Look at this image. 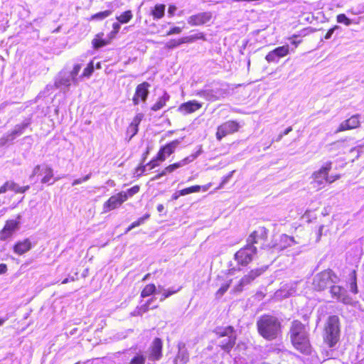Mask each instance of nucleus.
<instances>
[{
    "label": "nucleus",
    "mask_w": 364,
    "mask_h": 364,
    "mask_svg": "<svg viewBox=\"0 0 364 364\" xmlns=\"http://www.w3.org/2000/svg\"><path fill=\"white\" fill-rule=\"evenodd\" d=\"M289 336L292 345L297 350L304 354H310L311 345L309 333L301 321L296 320L291 323Z\"/></svg>",
    "instance_id": "1"
},
{
    "label": "nucleus",
    "mask_w": 364,
    "mask_h": 364,
    "mask_svg": "<svg viewBox=\"0 0 364 364\" xmlns=\"http://www.w3.org/2000/svg\"><path fill=\"white\" fill-rule=\"evenodd\" d=\"M257 327L259 334L267 341L276 339L281 333V323L273 316H262L257 321Z\"/></svg>",
    "instance_id": "2"
},
{
    "label": "nucleus",
    "mask_w": 364,
    "mask_h": 364,
    "mask_svg": "<svg viewBox=\"0 0 364 364\" xmlns=\"http://www.w3.org/2000/svg\"><path fill=\"white\" fill-rule=\"evenodd\" d=\"M340 328L339 319L337 316L328 317L325 326L323 340L329 348H333L339 340Z\"/></svg>",
    "instance_id": "3"
},
{
    "label": "nucleus",
    "mask_w": 364,
    "mask_h": 364,
    "mask_svg": "<svg viewBox=\"0 0 364 364\" xmlns=\"http://www.w3.org/2000/svg\"><path fill=\"white\" fill-rule=\"evenodd\" d=\"M71 74L68 73V70L60 71L55 78L54 85H47L45 90L40 92L37 97L38 100L43 95L48 94V92L53 90V87L57 89H60L64 93H65L69 87L73 84V79L70 75Z\"/></svg>",
    "instance_id": "4"
},
{
    "label": "nucleus",
    "mask_w": 364,
    "mask_h": 364,
    "mask_svg": "<svg viewBox=\"0 0 364 364\" xmlns=\"http://www.w3.org/2000/svg\"><path fill=\"white\" fill-rule=\"evenodd\" d=\"M230 94L228 86L220 85L213 87H206L198 92L197 95L206 100L214 102L226 97Z\"/></svg>",
    "instance_id": "5"
},
{
    "label": "nucleus",
    "mask_w": 364,
    "mask_h": 364,
    "mask_svg": "<svg viewBox=\"0 0 364 364\" xmlns=\"http://www.w3.org/2000/svg\"><path fill=\"white\" fill-rule=\"evenodd\" d=\"M338 279L332 270H325L317 274L313 280L314 288L318 291H321L327 287H331L332 284H336Z\"/></svg>",
    "instance_id": "6"
},
{
    "label": "nucleus",
    "mask_w": 364,
    "mask_h": 364,
    "mask_svg": "<svg viewBox=\"0 0 364 364\" xmlns=\"http://www.w3.org/2000/svg\"><path fill=\"white\" fill-rule=\"evenodd\" d=\"M216 333L223 338L220 342V347L227 352H229L235 343L236 336L234 328L232 326L218 328Z\"/></svg>",
    "instance_id": "7"
},
{
    "label": "nucleus",
    "mask_w": 364,
    "mask_h": 364,
    "mask_svg": "<svg viewBox=\"0 0 364 364\" xmlns=\"http://www.w3.org/2000/svg\"><path fill=\"white\" fill-rule=\"evenodd\" d=\"M257 252V248L250 244L246 245L235 254V259L237 264L242 266H246L253 259V257Z\"/></svg>",
    "instance_id": "8"
},
{
    "label": "nucleus",
    "mask_w": 364,
    "mask_h": 364,
    "mask_svg": "<svg viewBox=\"0 0 364 364\" xmlns=\"http://www.w3.org/2000/svg\"><path fill=\"white\" fill-rule=\"evenodd\" d=\"M331 162L328 161L318 171L313 173L314 186L317 189L322 188L327 183L328 175L331 169Z\"/></svg>",
    "instance_id": "9"
},
{
    "label": "nucleus",
    "mask_w": 364,
    "mask_h": 364,
    "mask_svg": "<svg viewBox=\"0 0 364 364\" xmlns=\"http://www.w3.org/2000/svg\"><path fill=\"white\" fill-rule=\"evenodd\" d=\"M21 215L19 214L15 219L8 220L4 228L0 231V240H7L11 237L20 228Z\"/></svg>",
    "instance_id": "10"
},
{
    "label": "nucleus",
    "mask_w": 364,
    "mask_h": 364,
    "mask_svg": "<svg viewBox=\"0 0 364 364\" xmlns=\"http://www.w3.org/2000/svg\"><path fill=\"white\" fill-rule=\"evenodd\" d=\"M240 125L236 121L229 120L220 124L216 132V139L218 141L226 136L227 135L232 134L239 130Z\"/></svg>",
    "instance_id": "11"
},
{
    "label": "nucleus",
    "mask_w": 364,
    "mask_h": 364,
    "mask_svg": "<svg viewBox=\"0 0 364 364\" xmlns=\"http://www.w3.org/2000/svg\"><path fill=\"white\" fill-rule=\"evenodd\" d=\"M266 269L267 267H262L251 270L247 275H245L240 279V283L235 287V291H242L245 286L250 284L257 277H258L262 273H264L266 271Z\"/></svg>",
    "instance_id": "12"
},
{
    "label": "nucleus",
    "mask_w": 364,
    "mask_h": 364,
    "mask_svg": "<svg viewBox=\"0 0 364 364\" xmlns=\"http://www.w3.org/2000/svg\"><path fill=\"white\" fill-rule=\"evenodd\" d=\"M267 237V230L264 227H259L255 230L248 237L247 242L254 245L257 244L260 245L261 248H265L264 242Z\"/></svg>",
    "instance_id": "13"
},
{
    "label": "nucleus",
    "mask_w": 364,
    "mask_h": 364,
    "mask_svg": "<svg viewBox=\"0 0 364 364\" xmlns=\"http://www.w3.org/2000/svg\"><path fill=\"white\" fill-rule=\"evenodd\" d=\"M201 153H202V149H201V147H200L199 149L196 153L192 154L191 155L184 158L183 159H182L181 161H180L178 162L174 163L173 164H171V165L166 166L162 171V174L166 175L168 173H171L173 172L174 171H176V169L188 164L189 163L194 161L197 157H198V156Z\"/></svg>",
    "instance_id": "14"
},
{
    "label": "nucleus",
    "mask_w": 364,
    "mask_h": 364,
    "mask_svg": "<svg viewBox=\"0 0 364 364\" xmlns=\"http://www.w3.org/2000/svg\"><path fill=\"white\" fill-rule=\"evenodd\" d=\"M149 87L150 84L147 82H144L136 86L132 98L134 105H138L140 102H146L149 94Z\"/></svg>",
    "instance_id": "15"
},
{
    "label": "nucleus",
    "mask_w": 364,
    "mask_h": 364,
    "mask_svg": "<svg viewBox=\"0 0 364 364\" xmlns=\"http://www.w3.org/2000/svg\"><path fill=\"white\" fill-rule=\"evenodd\" d=\"M127 200V196L123 191L111 196L103 205V212L107 213L120 206Z\"/></svg>",
    "instance_id": "16"
},
{
    "label": "nucleus",
    "mask_w": 364,
    "mask_h": 364,
    "mask_svg": "<svg viewBox=\"0 0 364 364\" xmlns=\"http://www.w3.org/2000/svg\"><path fill=\"white\" fill-rule=\"evenodd\" d=\"M162 346L163 343L160 338H156L149 350L146 352L148 358L151 361L159 360L162 356Z\"/></svg>",
    "instance_id": "17"
},
{
    "label": "nucleus",
    "mask_w": 364,
    "mask_h": 364,
    "mask_svg": "<svg viewBox=\"0 0 364 364\" xmlns=\"http://www.w3.org/2000/svg\"><path fill=\"white\" fill-rule=\"evenodd\" d=\"M181 141L180 139H176L161 147L157 153V159H160L161 161H164L168 156L175 151Z\"/></svg>",
    "instance_id": "18"
},
{
    "label": "nucleus",
    "mask_w": 364,
    "mask_h": 364,
    "mask_svg": "<svg viewBox=\"0 0 364 364\" xmlns=\"http://www.w3.org/2000/svg\"><path fill=\"white\" fill-rule=\"evenodd\" d=\"M212 17L211 12H202L189 16L187 21L192 26H198L209 22Z\"/></svg>",
    "instance_id": "19"
},
{
    "label": "nucleus",
    "mask_w": 364,
    "mask_h": 364,
    "mask_svg": "<svg viewBox=\"0 0 364 364\" xmlns=\"http://www.w3.org/2000/svg\"><path fill=\"white\" fill-rule=\"evenodd\" d=\"M289 53V47L288 45L279 46L268 53L265 59L269 63L277 62L280 58L287 55Z\"/></svg>",
    "instance_id": "20"
},
{
    "label": "nucleus",
    "mask_w": 364,
    "mask_h": 364,
    "mask_svg": "<svg viewBox=\"0 0 364 364\" xmlns=\"http://www.w3.org/2000/svg\"><path fill=\"white\" fill-rule=\"evenodd\" d=\"M202 107V104L196 100H191L182 103L178 108V111L183 115L191 114Z\"/></svg>",
    "instance_id": "21"
},
{
    "label": "nucleus",
    "mask_w": 364,
    "mask_h": 364,
    "mask_svg": "<svg viewBox=\"0 0 364 364\" xmlns=\"http://www.w3.org/2000/svg\"><path fill=\"white\" fill-rule=\"evenodd\" d=\"M29 188V186H20L15 182L9 181L0 187V194L5 193L8 191H14L16 193H23L28 191Z\"/></svg>",
    "instance_id": "22"
},
{
    "label": "nucleus",
    "mask_w": 364,
    "mask_h": 364,
    "mask_svg": "<svg viewBox=\"0 0 364 364\" xmlns=\"http://www.w3.org/2000/svg\"><path fill=\"white\" fill-rule=\"evenodd\" d=\"M331 293L333 296L344 304H349L350 302V298L347 295L346 289L340 286L332 284L331 287Z\"/></svg>",
    "instance_id": "23"
},
{
    "label": "nucleus",
    "mask_w": 364,
    "mask_h": 364,
    "mask_svg": "<svg viewBox=\"0 0 364 364\" xmlns=\"http://www.w3.org/2000/svg\"><path fill=\"white\" fill-rule=\"evenodd\" d=\"M33 246L30 239L26 238L14 245V252L18 255H22L32 249Z\"/></svg>",
    "instance_id": "24"
},
{
    "label": "nucleus",
    "mask_w": 364,
    "mask_h": 364,
    "mask_svg": "<svg viewBox=\"0 0 364 364\" xmlns=\"http://www.w3.org/2000/svg\"><path fill=\"white\" fill-rule=\"evenodd\" d=\"M178 354L174 359L175 364H186L189 360V354L186 345L183 342H180L178 344Z\"/></svg>",
    "instance_id": "25"
},
{
    "label": "nucleus",
    "mask_w": 364,
    "mask_h": 364,
    "mask_svg": "<svg viewBox=\"0 0 364 364\" xmlns=\"http://www.w3.org/2000/svg\"><path fill=\"white\" fill-rule=\"evenodd\" d=\"M360 122L358 115H353L347 120L343 121L336 131V133L341 132L348 129H352L359 126Z\"/></svg>",
    "instance_id": "26"
},
{
    "label": "nucleus",
    "mask_w": 364,
    "mask_h": 364,
    "mask_svg": "<svg viewBox=\"0 0 364 364\" xmlns=\"http://www.w3.org/2000/svg\"><path fill=\"white\" fill-rule=\"evenodd\" d=\"M166 5L164 4H156L150 9L149 14L154 21L161 19L165 16Z\"/></svg>",
    "instance_id": "27"
},
{
    "label": "nucleus",
    "mask_w": 364,
    "mask_h": 364,
    "mask_svg": "<svg viewBox=\"0 0 364 364\" xmlns=\"http://www.w3.org/2000/svg\"><path fill=\"white\" fill-rule=\"evenodd\" d=\"M296 292L295 284H285L276 292V296L278 297L287 298L295 294Z\"/></svg>",
    "instance_id": "28"
},
{
    "label": "nucleus",
    "mask_w": 364,
    "mask_h": 364,
    "mask_svg": "<svg viewBox=\"0 0 364 364\" xmlns=\"http://www.w3.org/2000/svg\"><path fill=\"white\" fill-rule=\"evenodd\" d=\"M30 124L31 120L28 119H25L22 123L16 125L14 130L10 132L11 139H14L16 136L21 135Z\"/></svg>",
    "instance_id": "29"
},
{
    "label": "nucleus",
    "mask_w": 364,
    "mask_h": 364,
    "mask_svg": "<svg viewBox=\"0 0 364 364\" xmlns=\"http://www.w3.org/2000/svg\"><path fill=\"white\" fill-rule=\"evenodd\" d=\"M161 162V160L157 159V155H156L155 158H154L151 161H150L145 166H140L136 168L137 175L141 176L142 173H144L146 170V167H149V170L156 168V166H159V164Z\"/></svg>",
    "instance_id": "30"
},
{
    "label": "nucleus",
    "mask_w": 364,
    "mask_h": 364,
    "mask_svg": "<svg viewBox=\"0 0 364 364\" xmlns=\"http://www.w3.org/2000/svg\"><path fill=\"white\" fill-rule=\"evenodd\" d=\"M41 174L44 175L41 179V183L53 184V183H50V181L53 176V170L50 166L47 164H43Z\"/></svg>",
    "instance_id": "31"
},
{
    "label": "nucleus",
    "mask_w": 364,
    "mask_h": 364,
    "mask_svg": "<svg viewBox=\"0 0 364 364\" xmlns=\"http://www.w3.org/2000/svg\"><path fill=\"white\" fill-rule=\"evenodd\" d=\"M295 244H296V242L294 240V237L287 235H282L281 236L280 243L279 244L277 249L284 250L288 247H291Z\"/></svg>",
    "instance_id": "32"
},
{
    "label": "nucleus",
    "mask_w": 364,
    "mask_h": 364,
    "mask_svg": "<svg viewBox=\"0 0 364 364\" xmlns=\"http://www.w3.org/2000/svg\"><path fill=\"white\" fill-rule=\"evenodd\" d=\"M169 99L170 95L166 92H164L163 95L160 97L158 101L151 107V110L156 112L162 109L166 105Z\"/></svg>",
    "instance_id": "33"
},
{
    "label": "nucleus",
    "mask_w": 364,
    "mask_h": 364,
    "mask_svg": "<svg viewBox=\"0 0 364 364\" xmlns=\"http://www.w3.org/2000/svg\"><path fill=\"white\" fill-rule=\"evenodd\" d=\"M164 290L163 288L159 286L158 287V290H156V288L154 284H147L141 291V297H146L149 296L154 293L159 294L161 291Z\"/></svg>",
    "instance_id": "34"
},
{
    "label": "nucleus",
    "mask_w": 364,
    "mask_h": 364,
    "mask_svg": "<svg viewBox=\"0 0 364 364\" xmlns=\"http://www.w3.org/2000/svg\"><path fill=\"white\" fill-rule=\"evenodd\" d=\"M80 70L81 65L80 64H76L72 70L68 71V74H71L70 75L73 79V85L75 86L78 85L79 81L80 80V76H78Z\"/></svg>",
    "instance_id": "35"
},
{
    "label": "nucleus",
    "mask_w": 364,
    "mask_h": 364,
    "mask_svg": "<svg viewBox=\"0 0 364 364\" xmlns=\"http://www.w3.org/2000/svg\"><path fill=\"white\" fill-rule=\"evenodd\" d=\"M349 288L350 291L353 294L358 293V287L356 282V274L355 271L353 270L349 274Z\"/></svg>",
    "instance_id": "36"
},
{
    "label": "nucleus",
    "mask_w": 364,
    "mask_h": 364,
    "mask_svg": "<svg viewBox=\"0 0 364 364\" xmlns=\"http://www.w3.org/2000/svg\"><path fill=\"white\" fill-rule=\"evenodd\" d=\"M132 17L133 14L132 11L128 10L117 16V19L120 23H127L132 18Z\"/></svg>",
    "instance_id": "37"
},
{
    "label": "nucleus",
    "mask_w": 364,
    "mask_h": 364,
    "mask_svg": "<svg viewBox=\"0 0 364 364\" xmlns=\"http://www.w3.org/2000/svg\"><path fill=\"white\" fill-rule=\"evenodd\" d=\"M184 39H185L186 43H191L196 41V40L205 41V36L203 33L200 32V33H196L194 35L186 36V37H184Z\"/></svg>",
    "instance_id": "38"
},
{
    "label": "nucleus",
    "mask_w": 364,
    "mask_h": 364,
    "mask_svg": "<svg viewBox=\"0 0 364 364\" xmlns=\"http://www.w3.org/2000/svg\"><path fill=\"white\" fill-rule=\"evenodd\" d=\"M200 189H201V186L196 185V186H193L189 188H186L181 190V191H178V193L181 196H186L188 194H191L192 193L199 192L200 191Z\"/></svg>",
    "instance_id": "39"
},
{
    "label": "nucleus",
    "mask_w": 364,
    "mask_h": 364,
    "mask_svg": "<svg viewBox=\"0 0 364 364\" xmlns=\"http://www.w3.org/2000/svg\"><path fill=\"white\" fill-rule=\"evenodd\" d=\"M183 43H186L184 37L181 38L178 40L172 39L166 43V48H167L168 49H173L174 48L179 46L180 45H181Z\"/></svg>",
    "instance_id": "40"
},
{
    "label": "nucleus",
    "mask_w": 364,
    "mask_h": 364,
    "mask_svg": "<svg viewBox=\"0 0 364 364\" xmlns=\"http://www.w3.org/2000/svg\"><path fill=\"white\" fill-rule=\"evenodd\" d=\"M92 45L95 48H100L107 45V42L102 39L100 35H97L96 38L92 40Z\"/></svg>",
    "instance_id": "41"
},
{
    "label": "nucleus",
    "mask_w": 364,
    "mask_h": 364,
    "mask_svg": "<svg viewBox=\"0 0 364 364\" xmlns=\"http://www.w3.org/2000/svg\"><path fill=\"white\" fill-rule=\"evenodd\" d=\"M149 218V214H146L144 216L139 218L136 221L132 223L129 226V228H127V230H126V232H128L129 231H130L131 230H132L133 228H136V227H138L139 225H141V224H143L145 221V220L148 219Z\"/></svg>",
    "instance_id": "42"
},
{
    "label": "nucleus",
    "mask_w": 364,
    "mask_h": 364,
    "mask_svg": "<svg viewBox=\"0 0 364 364\" xmlns=\"http://www.w3.org/2000/svg\"><path fill=\"white\" fill-rule=\"evenodd\" d=\"M94 71V66L92 63H90L84 69L82 74L80 75V80H82V77H89Z\"/></svg>",
    "instance_id": "43"
},
{
    "label": "nucleus",
    "mask_w": 364,
    "mask_h": 364,
    "mask_svg": "<svg viewBox=\"0 0 364 364\" xmlns=\"http://www.w3.org/2000/svg\"><path fill=\"white\" fill-rule=\"evenodd\" d=\"M112 12L109 10H106L104 11L99 12L97 14H95L92 16V20H102L105 18L111 15Z\"/></svg>",
    "instance_id": "44"
},
{
    "label": "nucleus",
    "mask_w": 364,
    "mask_h": 364,
    "mask_svg": "<svg viewBox=\"0 0 364 364\" xmlns=\"http://www.w3.org/2000/svg\"><path fill=\"white\" fill-rule=\"evenodd\" d=\"M337 22L339 23H343L346 26H350L352 23L350 19H349L344 14H341L337 16Z\"/></svg>",
    "instance_id": "45"
},
{
    "label": "nucleus",
    "mask_w": 364,
    "mask_h": 364,
    "mask_svg": "<svg viewBox=\"0 0 364 364\" xmlns=\"http://www.w3.org/2000/svg\"><path fill=\"white\" fill-rule=\"evenodd\" d=\"M129 364H145V357L143 355H136L131 360Z\"/></svg>",
    "instance_id": "46"
},
{
    "label": "nucleus",
    "mask_w": 364,
    "mask_h": 364,
    "mask_svg": "<svg viewBox=\"0 0 364 364\" xmlns=\"http://www.w3.org/2000/svg\"><path fill=\"white\" fill-rule=\"evenodd\" d=\"M139 191V186H134L130 188H129L126 192H124V193L127 196V200L129 197H132L134 195L137 193Z\"/></svg>",
    "instance_id": "47"
},
{
    "label": "nucleus",
    "mask_w": 364,
    "mask_h": 364,
    "mask_svg": "<svg viewBox=\"0 0 364 364\" xmlns=\"http://www.w3.org/2000/svg\"><path fill=\"white\" fill-rule=\"evenodd\" d=\"M231 281L229 282L224 284L216 292V296L218 297H221L228 289Z\"/></svg>",
    "instance_id": "48"
},
{
    "label": "nucleus",
    "mask_w": 364,
    "mask_h": 364,
    "mask_svg": "<svg viewBox=\"0 0 364 364\" xmlns=\"http://www.w3.org/2000/svg\"><path fill=\"white\" fill-rule=\"evenodd\" d=\"M14 139H11V136L10 133L3 136L0 139V147L5 146L8 142L12 141Z\"/></svg>",
    "instance_id": "49"
},
{
    "label": "nucleus",
    "mask_w": 364,
    "mask_h": 364,
    "mask_svg": "<svg viewBox=\"0 0 364 364\" xmlns=\"http://www.w3.org/2000/svg\"><path fill=\"white\" fill-rule=\"evenodd\" d=\"M43 165H37L34 167L32 174L30 176L29 178L31 181L33 180V178L36 175H40L42 173Z\"/></svg>",
    "instance_id": "50"
},
{
    "label": "nucleus",
    "mask_w": 364,
    "mask_h": 364,
    "mask_svg": "<svg viewBox=\"0 0 364 364\" xmlns=\"http://www.w3.org/2000/svg\"><path fill=\"white\" fill-rule=\"evenodd\" d=\"M91 177V173H88L87 175H86L85 176H84L83 178H77V179H75L73 181V182L72 183V185L73 186H76V185H79L83 182H85L87 181H88Z\"/></svg>",
    "instance_id": "51"
},
{
    "label": "nucleus",
    "mask_w": 364,
    "mask_h": 364,
    "mask_svg": "<svg viewBox=\"0 0 364 364\" xmlns=\"http://www.w3.org/2000/svg\"><path fill=\"white\" fill-rule=\"evenodd\" d=\"M179 289L177 290H164L162 294L161 297L160 298V301H163L165 299L169 297L172 294L176 293Z\"/></svg>",
    "instance_id": "52"
},
{
    "label": "nucleus",
    "mask_w": 364,
    "mask_h": 364,
    "mask_svg": "<svg viewBox=\"0 0 364 364\" xmlns=\"http://www.w3.org/2000/svg\"><path fill=\"white\" fill-rule=\"evenodd\" d=\"M143 117H144V114L142 113L136 114V115L134 117V119H133L132 122H131V124L139 127V125L140 122H141Z\"/></svg>",
    "instance_id": "53"
},
{
    "label": "nucleus",
    "mask_w": 364,
    "mask_h": 364,
    "mask_svg": "<svg viewBox=\"0 0 364 364\" xmlns=\"http://www.w3.org/2000/svg\"><path fill=\"white\" fill-rule=\"evenodd\" d=\"M138 126L130 124L127 129V132L131 134L130 138L136 135L138 132Z\"/></svg>",
    "instance_id": "54"
},
{
    "label": "nucleus",
    "mask_w": 364,
    "mask_h": 364,
    "mask_svg": "<svg viewBox=\"0 0 364 364\" xmlns=\"http://www.w3.org/2000/svg\"><path fill=\"white\" fill-rule=\"evenodd\" d=\"M182 31V28L178 26H174L171 28L166 33V36H171L174 34H179Z\"/></svg>",
    "instance_id": "55"
},
{
    "label": "nucleus",
    "mask_w": 364,
    "mask_h": 364,
    "mask_svg": "<svg viewBox=\"0 0 364 364\" xmlns=\"http://www.w3.org/2000/svg\"><path fill=\"white\" fill-rule=\"evenodd\" d=\"M233 173L234 171H231L227 176L223 177L222 182L219 186L220 188H223L230 181V179L232 176Z\"/></svg>",
    "instance_id": "56"
},
{
    "label": "nucleus",
    "mask_w": 364,
    "mask_h": 364,
    "mask_svg": "<svg viewBox=\"0 0 364 364\" xmlns=\"http://www.w3.org/2000/svg\"><path fill=\"white\" fill-rule=\"evenodd\" d=\"M176 10H177V7L175 5H173V4L169 5V6L168 8V17H170V18L173 17L175 15Z\"/></svg>",
    "instance_id": "57"
},
{
    "label": "nucleus",
    "mask_w": 364,
    "mask_h": 364,
    "mask_svg": "<svg viewBox=\"0 0 364 364\" xmlns=\"http://www.w3.org/2000/svg\"><path fill=\"white\" fill-rule=\"evenodd\" d=\"M153 300H154L153 298L150 299L146 302V304H145L144 305L141 306V309L143 310L144 312H146V311H148L149 309L150 308V305H151V302L153 301Z\"/></svg>",
    "instance_id": "58"
},
{
    "label": "nucleus",
    "mask_w": 364,
    "mask_h": 364,
    "mask_svg": "<svg viewBox=\"0 0 364 364\" xmlns=\"http://www.w3.org/2000/svg\"><path fill=\"white\" fill-rule=\"evenodd\" d=\"M336 28H338V26H335L329 29L325 35V39H330Z\"/></svg>",
    "instance_id": "59"
},
{
    "label": "nucleus",
    "mask_w": 364,
    "mask_h": 364,
    "mask_svg": "<svg viewBox=\"0 0 364 364\" xmlns=\"http://www.w3.org/2000/svg\"><path fill=\"white\" fill-rule=\"evenodd\" d=\"M339 178H340L339 175L331 176H328L327 183H331L334 182L335 181L338 180Z\"/></svg>",
    "instance_id": "60"
},
{
    "label": "nucleus",
    "mask_w": 364,
    "mask_h": 364,
    "mask_svg": "<svg viewBox=\"0 0 364 364\" xmlns=\"http://www.w3.org/2000/svg\"><path fill=\"white\" fill-rule=\"evenodd\" d=\"M333 146L336 147L337 149H343L346 146V142L345 141H337L333 144Z\"/></svg>",
    "instance_id": "61"
},
{
    "label": "nucleus",
    "mask_w": 364,
    "mask_h": 364,
    "mask_svg": "<svg viewBox=\"0 0 364 364\" xmlns=\"http://www.w3.org/2000/svg\"><path fill=\"white\" fill-rule=\"evenodd\" d=\"M112 28H113L114 33H118L119 31L120 30L121 26L119 23H114L112 25Z\"/></svg>",
    "instance_id": "62"
},
{
    "label": "nucleus",
    "mask_w": 364,
    "mask_h": 364,
    "mask_svg": "<svg viewBox=\"0 0 364 364\" xmlns=\"http://www.w3.org/2000/svg\"><path fill=\"white\" fill-rule=\"evenodd\" d=\"M7 271V267L5 264H0V274H3L6 273Z\"/></svg>",
    "instance_id": "63"
},
{
    "label": "nucleus",
    "mask_w": 364,
    "mask_h": 364,
    "mask_svg": "<svg viewBox=\"0 0 364 364\" xmlns=\"http://www.w3.org/2000/svg\"><path fill=\"white\" fill-rule=\"evenodd\" d=\"M180 196H181L179 193H178V191L175 192L172 196H171V200H176Z\"/></svg>",
    "instance_id": "64"
}]
</instances>
